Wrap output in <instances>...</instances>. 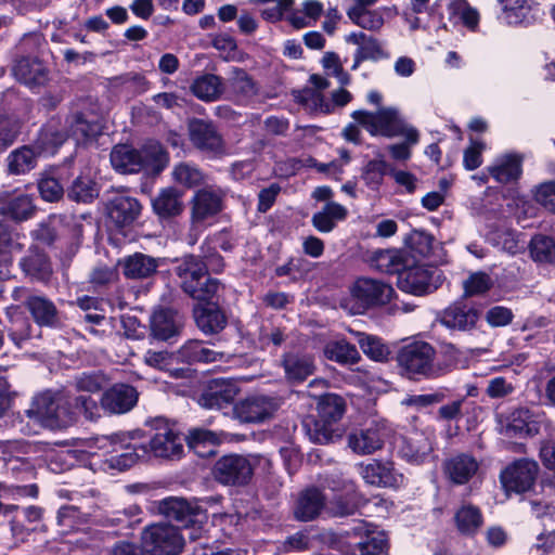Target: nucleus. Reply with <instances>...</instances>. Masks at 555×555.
I'll return each mask as SVG.
<instances>
[{
	"label": "nucleus",
	"instance_id": "nucleus-46",
	"mask_svg": "<svg viewBox=\"0 0 555 555\" xmlns=\"http://www.w3.org/2000/svg\"><path fill=\"white\" fill-rule=\"evenodd\" d=\"M456 527L463 534H474L482 526V516L478 507L463 505L454 516Z\"/></svg>",
	"mask_w": 555,
	"mask_h": 555
},
{
	"label": "nucleus",
	"instance_id": "nucleus-43",
	"mask_svg": "<svg viewBox=\"0 0 555 555\" xmlns=\"http://www.w3.org/2000/svg\"><path fill=\"white\" fill-rule=\"evenodd\" d=\"M323 352L326 359L340 364H353L360 359V354L356 346L344 339L328 341L325 345Z\"/></svg>",
	"mask_w": 555,
	"mask_h": 555
},
{
	"label": "nucleus",
	"instance_id": "nucleus-52",
	"mask_svg": "<svg viewBox=\"0 0 555 555\" xmlns=\"http://www.w3.org/2000/svg\"><path fill=\"white\" fill-rule=\"evenodd\" d=\"M223 288L219 280L210 278L208 274L193 286L195 293H186L190 297L197 301L211 302L218 298L219 292Z\"/></svg>",
	"mask_w": 555,
	"mask_h": 555
},
{
	"label": "nucleus",
	"instance_id": "nucleus-42",
	"mask_svg": "<svg viewBox=\"0 0 555 555\" xmlns=\"http://www.w3.org/2000/svg\"><path fill=\"white\" fill-rule=\"evenodd\" d=\"M193 94L203 101H215L223 92L222 79L212 74L203 75L191 86Z\"/></svg>",
	"mask_w": 555,
	"mask_h": 555
},
{
	"label": "nucleus",
	"instance_id": "nucleus-22",
	"mask_svg": "<svg viewBox=\"0 0 555 555\" xmlns=\"http://www.w3.org/2000/svg\"><path fill=\"white\" fill-rule=\"evenodd\" d=\"M352 533L364 538L358 542L362 555H388V540L385 532L377 530L373 525L360 521L352 528Z\"/></svg>",
	"mask_w": 555,
	"mask_h": 555
},
{
	"label": "nucleus",
	"instance_id": "nucleus-36",
	"mask_svg": "<svg viewBox=\"0 0 555 555\" xmlns=\"http://www.w3.org/2000/svg\"><path fill=\"white\" fill-rule=\"evenodd\" d=\"M347 43L357 46L358 60H379L384 51L378 40L363 31H353L345 37Z\"/></svg>",
	"mask_w": 555,
	"mask_h": 555
},
{
	"label": "nucleus",
	"instance_id": "nucleus-16",
	"mask_svg": "<svg viewBox=\"0 0 555 555\" xmlns=\"http://www.w3.org/2000/svg\"><path fill=\"white\" fill-rule=\"evenodd\" d=\"M158 512L167 518L173 519L182 525L207 519L206 513L197 505H192L181 498H166L158 502Z\"/></svg>",
	"mask_w": 555,
	"mask_h": 555
},
{
	"label": "nucleus",
	"instance_id": "nucleus-27",
	"mask_svg": "<svg viewBox=\"0 0 555 555\" xmlns=\"http://www.w3.org/2000/svg\"><path fill=\"white\" fill-rule=\"evenodd\" d=\"M182 198L183 192L177 188H163L152 199L153 211L163 219L179 216L184 209Z\"/></svg>",
	"mask_w": 555,
	"mask_h": 555
},
{
	"label": "nucleus",
	"instance_id": "nucleus-28",
	"mask_svg": "<svg viewBox=\"0 0 555 555\" xmlns=\"http://www.w3.org/2000/svg\"><path fill=\"white\" fill-rule=\"evenodd\" d=\"M0 214L16 221H24L33 217L35 205L27 194L11 196L8 191H0Z\"/></svg>",
	"mask_w": 555,
	"mask_h": 555
},
{
	"label": "nucleus",
	"instance_id": "nucleus-48",
	"mask_svg": "<svg viewBox=\"0 0 555 555\" xmlns=\"http://www.w3.org/2000/svg\"><path fill=\"white\" fill-rule=\"evenodd\" d=\"M21 267L27 275L39 280L46 279L51 273V266L47 256L37 250L23 258Z\"/></svg>",
	"mask_w": 555,
	"mask_h": 555
},
{
	"label": "nucleus",
	"instance_id": "nucleus-17",
	"mask_svg": "<svg viewBox=\"0 0 555 555\" xmlns=\"http://www.w3.org/2000/svg\"><path fill=\"white\" fill-rule=\"evenodd\" d=\"M384 429L379 424L358 429L348 435V447L359 455H366L380 450L384 444Z\"/></svg>",
	"mask_w": 555,
	"mask_h": 555
},
{
	"label": "nucleus",
	"instance_id": "nucleus-23",
	"mask_svg": "<svg viewBox=\"0 0 555 555\" xmlns=\"http://www.w3.org/2000/svg\"><path fill=\"white\" fill-rule=\"evenodd\" d=\"M139 201L130 196H117L107 206V215L111 222L118 228L132 224L141 214Z\"/></svg>",
	"mask_w": 555,
	"mask_h": 555
},
{
	"label": "nucleus",
	"instance_id": "nucleus-21",
	"mask_svg": "<svg viewBox=\"0 0 555 555\" xmlns=\"http://www.w3.org/2000/svg\"><path fill=\"white\" fill-rule=\"evenodd\" d=\"M190 139L199 150L219 154L223 152V142L215 127L204 120L195 119L190 122Z\"/></svg>",
	"mask_w": 555,
	"mask_h": 555
},
{
	"label": "nucleus",
	"instance_id": "nucleus-8",
	"mask_svg": "<svg viewBox=\"0 0 555 555\" xmlns=\"http://www.w3.org/2000/svg\"><path fill=\"white\" fill-rule=\"evenodd\" d=\"M212 474L216 480L222 485L244 486L253 477L254 464L243 455H224L215 463Z\"/></svg>",
	"mask_w": 555,
	"mask_h": 555
},
{
	"label": "nucleus",
	"instance_id": "nucleus-57",
	"mask_svg": "<svg viewBox=\"0 0 555 555\" xmlns=\"http://www.w3.org/2000/svg\"><path fill=\"white\" fill-rule=\"evenodd\" d=\"M188 446L196 453L204 455L205 453L199 450L202 446L215 447L220 442L219 436L208 429L194 428L190 430L186 437Z\"/></svg>",
	"mask_w": 555,
	"mask_h": 555
},
{
	"label": "nucleus",
	"instance_id": "nucleus-58",
	"mask_svg": "<svg viewBox=\"0 0 555 555\" xmlns=\"http://www.w3.org/2000/svg\"><path fill=\"white\" fill-rule=\"evenodd\" d=\"M493 282L489 274L485 272L472 273L464 282V294L467 297L477 296L486 293L492 286Z\"/></svg>",
	"mask_w": 555,
	"mask_h": 555
},
{
	"label": "nucleus",
	"instance_id": "nucleus-33",
	"mask_svg": "<svg viewBox=\"0 0 555 555\" xmlns=\"http://www.w3.org/2000/svg\"><path fill=\"white\" fill-rule=\"evenodd\" d=\"M26 308L39 326H55L59 323V312L55 305L44 296H27Z\"/></svg>",
	"mask_w": 555,
	"mask_h": 555
},
{
	"label": "nucleus",
	"instance_id": "nucleus-34",
	"mask_svg": "<svg viewBox=\"0 0 555 555\" xmlns=\"http://www.w3.org/2000/svg\"><path fill=\"white\" fill-rule=\"evenodd\" d=\"M324 502L325 499L319 490L308 489L299 495L294 508V515L301 521L312 520L323 509Z\"/></svg>",
	"mask_w": 555,
	"mask_h": 555
},
{
	"label": "nucleus",
	"instance_id": "nucleus-40",
	"mask_svg": "<svg viewBox=\"0 0 555 555\" xmlns=\"http://www.w3.org/2000/svg\"><path fill=\"white\" fill-rule=\"evenodd\" d=\"M318 415L324 423L334 424L338 422L346 410L344 399L335 393H326L319 398Z\"/></svg>",
	"mask_w": 555,
	"mask_h": 555
},
{
	"label": "nucleus",
	"instance_id": "nucleus-64",
	"mask_svg": "<svg viewBox=\"0 0 555 555\" xmlns=\"http://www.w3.org/2000/svg\"><path fill=\"white\" fill-rule=\"evenodd\" d=\"M530 417L531 410L526 408L515 410L509 416L506 431L511 435H526Z\"/></svg>",
	"mask_w": 555,
	"mask_h": 555
},
{
	"label": "nucleus",
	"instance_id": "nucleus-11",
	"mask_svg": "<svg viewBox=\"0 0 555 555\" xmlns=\"http://www.w3.org/2000/svg\"><path fill=\"white\" fill-rule=\"evenodd\" d=\"M352 297L362 308L387 304L393 288L383 281L371 278H359L351 287Z\"/></svg>",
	"mask_w": 555,
	"mask_h": 555
},
{
	"label": "nucleus",
	"instance_id": "nucleus-5",
	"mask_svg": "<svg viewBox=\"0 0 555 555\" xmlns=\"http://www.w3.org/2000/svg\"><path fill=\"white\" fill-rule=\"evenodd\" d=\"M141 544L150 555H178L184 545V535L177 527L158 522L144 528Z\"/></svg>",
	"mask_w": 555,
	"mask_h": 555
},
{
	"label": "nucleus",
	"instance_id": "nucleus-49",
	"mask_svg": "<svg viewBox=\"0 0 555 555\" xmlns=\"http://www.w3.org/2000/svg\"><path fill=\"white\" fill-rule=\"evenodd\" d=\"M357 341L363 353L372 360L383 362L388 359L389 349L379 338L358 333Z\"/></svg>",
	"mask_w": 555,
	"mask_h": 555
},
{
	"label": "nucleus",
	"instance_id": "nucleus-44",
	"mask_svg": "<svg viewBox=\"0 0 555 555\" xmlns=\"http://www.w3.org/2000/svg\"><path fill=\"white\" fill-rule=\"evenodd\" d=\"M227 87L230 92L241 98H250L257 89L251 77L242 68L232 67L227 78Z\"/></svg>",
	"mask_w": 555,
	"mask_h": 555
},
{
	"label": "nucleus",
	"instance_id": "nucleus-37",
	"mask_svg": "<svg viewBox=\"0 0 555 555\" xmlns=\"http://www.w3.org/2000/svg\"><path fill=\"white\" fill-rule=\"evenodd\" d=\"M38 155V152L27 145L12 151L7 157L8 171L11 175H25L36 167Z\"/></svg>",
	"mask_w": 555,
	"mask_h": 555
},
{
	"label": "nucleus",
	"instance_id": "nucleus-62",
	"mask_svg": "<svg viewBox=\"0 0 555 555\" xmlns=\"http://www.w3.org/2000/svg\"><path fill=\"white\" fill-rule=\"evenodd\" d=\"M41 197L47 202H56L64 194V188L60 181L52 176H44L38 183Z\"/></svg>",
	"mask_w": 555,
	"mask_h": 555
},
{
	"label": "nucleus",
	"instance_id": "nucleus-56",
	"mask_svg": "<svg viewBox=\"0 0 555 555\" xmlns=\"http://www.w3.org/2000/svg\"><path fill=\"white\" fill-rule=\"evenodd\" d=\"M307 434L312 442L326 444L339 438L340 434L333 427V424L324 423L321 418L312 426L307 427Z\"/></svg>",
	"mask_w": 555,
	"mask_h": 555
},
{
	"label": "nucleus",
	"instance_id": "nucleus-35",
	"mask_svg": "<svg viewBox=\"0 0 555 555\" xmlns=\"http://www.w3.org/2000/svg\"><path fill=\"white\" fill-rule=\"evenodd\" d=\"M348 210L336 202H327L323 208L312 216L313 227L322 233L332 232L336 222L346 219Z\"/></svg>",
	"mask_w": 555,
	"mask_h": 555
},
{
	"label": "nucleus",
	"instance_id": "nucleus-32",
	"mask_svg": "<svg viewBox=\"0 0 555 555\" xmlns=\"http://www.w3.org/2000/svg\"><path fill=\"white\" fill-rule=\"evenodd\" d=\"M371 266L383 273L399 274L400 276L409 266V258L403 250H377L371 258Z\"/></svg>",
	"mask_w": 555,
	"mask_h": 555
},
{
	"label": "nucleus",
	"instance_id": "nucleus-54",
	"mask_svg": "<svg viewBox=\"0 0 555 555\" xmlns=\"http://www.w3.org/2000/svg\"><path fill=\"white\" fill-rule=\"evenodd\" d=\"M296 99L310 112L323 114L331 112V104L326 103L321 92L313 88L300 90Z\"/></svg>",
	"mask_w": 555,
	"mask_h": 555
},
{
	"label": "nucleus",
	"instance_id": "nucleus-12",
	"mask_svg": "<svg viewBox=\"0 0 555 555\" xmlns=\"http://www.w3.org/2000/svg\"><path fill=\"white\" fill-rule=\"evenodd\" d=\"M435 438V431L430 427L410 433L401 447L402 456L413 464L424 463L431 456Z\"/></svg>",
	"mask_w": 555,
	"mask_h": 555
},
{
	"label": "nucleus",
	"instance_id": "nucleus-3",
	"mask_svg": "<svg viewBox=\"0 0 555 555\" xmlns=\"http://www.w3.org/2000/svg\"><path fill=\"white\" fill-rule=\"evenodd\" d=\"M351 117L373 137L393 138L402 135L411 143L418 142L420 134L416 128L408 124L398 108L393 106H380L376 112L354 111Z\"/></svg>",
	"mask_w": 555,
	"mask_h": 555
},
{
	"label": "nucleus",
	"instance_id": "nucleus-2",
	"mask_svg": "<svg viewBox=\"0 0 555 555\" xmlns=\"http://www.w3.org/2000/svg\"><path fill=\"white\" fill-rule=\"evenodd\" d=\"M168 160V154L157 142L147 143L140 150L126 144L116 145L111 153L112 166L121 173L144 170L157 175L167 166Z\"/></svg>",
	"mask_w": 555,
	"mask_h": 555
},
{
	"label": "nucleus",
	"instance_id": "nucleus-1",
	"mask_svg": "<svg viewBox=\"0 0 555 555\" xmlns=\"http://www.w3.org/2000/svg\"><path fill=\"white\" fill-rule=\"evenodd\" d=\"M153 427L155 433L149 436L147 443L139 442L144 435L141 430H135L101 437L98 439L99 448L113 454L109 459L111 466L120 470L131 467L140 457L150 453L158 457L180 456L184 438L164 418L154 420Z\"/></svg>",
	"mask_w": 555,
	"mask_h": 555
},
{
	"label": "nucleus",
	"instance_id": "nucleus-45",
	"mask_svg": "<svg viewBox=\"0 0 555 555\" xmlns=\"http://www.w3.org/2000/svg\"><path fill=\"white\" fill-rule=\"evenodd\" d=\"M387 172V163L385 162L382 154H377L375 159L367 162L363 166L361 178L369 189L377 191L383 184L384 177Z\"/></svg>",
	"mask_w": 555,
	"mask_h": 555
},
{
	"label": "nucleus",
	"instance_id": "nucleus-6",
	"mask_svg": "<svg viewBox=\"0 0 555 555\" xmlns=\"http://www.w3.org/2000/svg\"><path fill=\"white\" fill-rule=\"evenodd\" d=\"M435 349L425 341H413L401 348L398 362L410 374L438 376L442 369L434 363Z\"/></svg>",
	"mask_w": 555,
	"mask_h": 555
},
{
	"label": "nucleus",
	"instance_id": "nucleus-13",
	"mask_svg": "<svg viewBox=\"0 0 555 555\" xmlns=\"http://www.w3.org/2000/svg\"><path fill=\"white\" fill-rule=\"evenodd\" d=\"M240 392L234 380L215 378L208 383L198 398V403L206 409H222L232 403Z\"/></svg>",
	"mask_w": 555,
	"mask_h": 555
},
{
	"label": "nucleus",
	"instance_id": "nucleus-20",
	"mask_svg": "<svg viewBox=\"0 0 555 555\" xmlns=\"http://www.w3.org/2000/svg\"><path fill=\"white\" fill-rule=\"evenodd\" d=\"M479 320L478 311L466 304L455 302L443 310L440 322L450 330L470 331Z\"/></svg>",
	"mask_w": 555,
	"mask_h": 555
},
{
	"label": "nucleus",
	"instance_id": "nucleus-7",
	"mask_svg": "<svg viewBox=\"0 0 555 555\" xmlns=\"http://www.w3.org/2000/svg\"><path fill=\"white\" fill-rule=\"evenodd\" d=\"M224 192L207 185L194 192L190 201V220L193 227L203 224L223 209Z\"/></svg>",
	"mask_w": 555,
	"mask_h": 555
},
{
	"label": "nucleus",
	"instance_id": "nucleus-31",
	"mask_svg": "<svg viewBox=\"0 0 555 555\" xmlns=\"http://www.w3.org/2000/svg\"><path fill=\"white\" fill-rule=\"evenodd\" d=\"M127 279L142 280L150 278L158 268V261L149 255L135 253L119 261Z\"/></svg>",
	"mask_w": 555,
	"mask_h": 555
},
{
	"label": "nucleus",
	"instance_id": "nucleus-39",
	"mask_svg": "<svg viewBox=\"0 0 555 555\" xmlns=\"http://www.w3.org/2000/svg\"><path fill=\"white\" fill-rule=\"evenodd\" d=\"M197 326L204 333H217L224 328L227 319L223 312L216 307L197 306L194 309Z\"/></svg>",
	"mask_w": 555,
	"mask_h": 555
},
{
	"label": "nucleus",
	"instance_id": "nucleus-19",
	"mask_svg": "<svg viewBox=\"0 0 555 555\" xmlns=\"http://www.w3.org/2000/svg\"><path fill=\"white\" fill-rule=\"evenodd\" d=\"M500 18L508 25L529 24L539 14L538 4L533 0H499Z\"/></svg>",
	"mask_w": 555,
	"mask_h": 555
},
{
	"label": "nucleus",
	"instance_id": "nucleus-25",
	"mask_svg": "<svg viewBox=\"0 0 555 555\" xmlns=\"http://www.w3.org/2000/svg\"><path fill=\"white\" fill-rule=\"evenodd\" d=\"M487 172L499 183L517 181L522 173V157L514 153L501 155L487 167Z\"/></svg>",
	"mask_w": 555,
	"mask_h": 555
},
{
	"label": "nucleus",
	"instance_id": "nucleus-53",
	"mask_svg": "<svg viewBox=\"0 0 555 555\" xmlns=\"http://www.w3.org/2000/svg\"><path fill=\"white\" fill-rule=\"evenodd\" d=\"M530 251L534 260L552 262L555 260V240L537 235L531 240Z\"/></svg>",
	"mask_w": 555,
	"mask_h": 555
},
{
	"label": "nucleus",
	"instance_id": "nucleus-4",
	"mask_svg": "<svg viewBox=\"0 0 555 555\" xmlns=\"http://www.w3.org/2000/svg\"><path fill=\"white\" fill-rule=\"evenodd\" d=\"M68 400L61 395L44 391L37 395L26 410L29 420L42 427L56 429L73 424L75 412L68 406Z\"/></svg>",
	"mask_w": 555,
	"mask_h": 555
},
{
	"label": "nucleus",
	"instance_id": "nucleus-15",
	"mask_svg": "<svg viewBox=\"0 0 555 555\" xmlns=\"http://www.w3.org/2000/svg\"><path fill=\"white\" fill-rule=\"evenodd\" d=\"M138 401L137 390L125 384H117L107 389L101 398V406L109 414H124Z\"/></svg>",
	"mask_w": 555,
	"mask_h": 555
},
{
	"label": "nucleus",
	"instance_id": "nucleus-47",
	"mask_svg": "<svg viewBox=\"0 0 555 555\" xmlns=\"http://www.w3.org/2000/svg\"><path fill=\"white\" fill-rule=\"evenodd\" d=\"M172 180L188 189L198 186L205 182V175L189 163L177 164L171 172Z\"/></svg>",
	"mask_w": 555,
	"mask_h": 555
},
{
	"label": "nucleus",
	"instance_id": "nucleus-26",
	"mask_svg": "<svg viewBox=\"0 0 555 555\" xmlns=\"http://www.w3.org/2000/svg\"><path fill=\"white\" fill-rule=\"evenodd\" d=\"M477 460L469 454H457L446 461L443 470L448 479L454 485L467 483L478 472Z\"/></svg>",
	"mask_w": 555,
	"mask_h": 555
},
{
	"label": "nucleus",
	"instance_id": "nucleus-41",
	"mask_svg": "<svg viewBox=\"0 0 555 555\" xmlns=\"http://www.w3.org/2000/svg\"><path fill=\"white\" fill-rule=\"evenodd\" d=\"M179 358L188 363L193 362H215L218 358H221L222 354L216 352L215 350L206 347L199 340H189L185 343L178 351Z\"/></svg>",
	"mask_w": 555,
	"mask_h": 555
},
{
	"label": "nucleus",
	"instance_id": "nucleus-38",
	"mask_svg": "<svg viewBox=\"0 0 555 555\" xmlns=\"http://www.w3.org/2000/svg\"><path fill=\"white\" fill-rule=\"evenodd\" d=\"M283 366L286 377L293 382H302L314 371L312 358L297 353L286 354Z\"/></svg>",
	"mask_w": 555,
	"mask_h": 555
},
{
	"label": "nucleus",
	"instance_id": "nucleus-55",
	"mask_svg": "<svg viewBox=\"0 0 555 555\" xmlns=\"http://www.w3.org/2000/svg\"><path fill=\"white\" fill-rule=\"evenodd\" d=\"M98 195L95 183L89 177H77L68 190V197L76 202H89Z\"/></svg>",
	"mask_w": 555,
	"mask_h": 555
},
{
	"label": "nucleus",
	"instance_id": "nucleus-59",
	"mask_svg": "<svg viewBox=\"0 0 555 555\" xmlns=\"http://www.w3.org/2000/svg\"><path fill=\"white\" fill-rule=\"evenodd\" d=\"M98 131L99 127L83 119L81 115H75L69 120V132L77 143L94 137Z\"/></svg>",
	"mask_w": 555,
	"mask_h": 555
},
{
	"label": "nucleus",
	"instance_id": "nucleus-30",
	"mask_svg": "<svg viewBox=\"0 0 555 555\" xmlns=\"http://www.w3.org/2000/svg\"><path fill=\"white\" fill-rule=\"evenodd\" d=\"M398 284L401 289L414 295H424L434 289L429 271L420 266L409 264L399 276Z\"/></svg>",
	"mask_w": 555,
	"mask_h": 555
},
{
	"label": "nucleus",
	"instance_id": "nucleus-51",
	"mask_svg": "<svg viewBox=\"0 0 555 555\" xmlns=\"http://www.w3.org/2000/svg\"><path fill=\"white\" fill-rule=\"evenodd\" d=\"M450 14L459 18L467 28L475 30L479 24V13L472 8L466 0H451L449 3Z\"/></svg>",
	"mask_w": 555,
	"mask_h": 555
},
{
	"label": "nucleus",
	"instance_id": "nucleus-63",
	"mask_svg": "<svg viewBox=\"0 0 555 555\" xmlns=\"http://www.w3.org/2000/svg\"><path fill=\"white\" fill-rule=\"evenodd\" d=\"M486 144L482 141H470L463 154V166L466 170H475L482 164V152Z\"/></svg>",
	"mask_w": 555,
	"mask_h": 555
},
{
	"label": "nucleus",
	"instance_id": "nucleus-50",
	"mask_svg": "<svg viewBox=\"0 0 555 555\" xmlns=\"http://www.w3.org/2000/svg\"><path fill=\"white\" fill-rule=\"evenodd\" d=\"M9 337L20 347L23 341L30 337L31 324L29 320L16 309L9 312Z\"/></svg>",
	"mask_w": 555,
	"mask_h": 555
},
{
	"label": "nucleus",
	"instance_id": "nucleus-14",
	"mask_svg": "<svg viewBox=\"0 0 555 555\" xmlns=\"http://www.w3.org/2000/svg\"><path fill=\"white\" fill-rule=\"evenodd\" d=\"M363 480L372 486L397 488L403 482V475L399 474L392 463L373 460L359 466Z\"/></svg>",
	"mask_w": 555,
	"mask_h": 555
},
{
	"label": "nucleus",
	"instance_id": "nucleus-29",
	"mask_svg": "<svg viewBox=\"0 0 555 555\" xmlns=\"http://www.w3.org/2000/svg\"><path fill=\"white\" fill-rule=\"evenodd\" d=\"M182 324V317L172 309H157L151 318L152 334L162 340H167L177 335Z\"/></svg>",
	"mask_w": 555,
	"mask_h": 555
},
{
	"label": "nucleus",
	"instance_id": "nucleus-9",
	"mask_svg": "<svg viewBox=\"0 0 555 555\" xmlns=\"http://www.w3.org/2000/svg\"><path fill=\"white\" fill-rule=\"evenodd\" d=\"M538 473L535 461L521 459L506 466L500 474V480L507 492L524 493L533 487Z\"/></svg>",
	"mask_w": 555,
	"mask_h": 555
},
{
	"label": "nucleus",
	"instance_id": "nucleus-10",
	"mask_svg": "<svg viewBox=\"0 0 555 555\" xmlns=\"http://www.w3.org/2000/svg\"><path fill=\"white\" fill-rule=\"evenodd\" d=\"M279 409L274 398L267 396H250L233 408L234 416L242 423H261L271 418Z\"/></svg>",
	"mask_w": 555,
	"mask_h": 555
},
{
	"label": "nucleus",
	"instance_id": "nucleus-24",
	"mask_svg": "<svg viewBox=\"0 0 555 555\" xmlns=\"http://www.w3.org/2000/svg\"><path fill=\"white\" fill-rule=\"evenodd\" d=\"M175 273L180 279L181 288L184 293H195L193 286L199 283L207 274V266L199 257L189 255L178 261Z\"/></svg>",
	"mask_w": 555,
	"mask_h": 555
},
{
	"label": "nucleus",
	"instance_id": "nucleus-18",
	"mask_svg": "<svg viewBox=\"0 0 555 555\" xmlns=\"http://www.w3.org/2000/svg\"><path fill=\"white\" fill-rule=\"evenodd\" d=\"M14 77L29 88L40 87L49 80V69L38 59L23 56L16 60L12 68Z\"/></svg>",
	"mask_w": 555,
	"mask_h": 555
},
{
	"label": "nucleus",
	"instance_id": "nucleus-61",
	"mask_svg": "<svg viewBox=\"0 0 555 555\" xmlns=\"http://www.w3.org/2000/svg\"><path fill=\"white\" fill-rule=\"evenodd\" d=\"M18 132L20 124L16 119L0 115V152L13 144Z\"/></svg>",
	"mask_w": 555,
	"mask_h": 555
},
{
	"label": "nucleus",
	"instance_id": "nucleus-60",
	"mask_svg": "<svg viewBox=\"0 0 555 555\" xmlns=\"http://www.w3.org/2000/svg\"><path fill=\"white\" fill-rule=\"evenodd\" d=\"M528 421L527 436H535L545 431L550 438L555 437V425L543 412L531 410V417Z\"/></svg>",
	"mask_w": 555,
	"mask_h": 555
}]
</instances>
